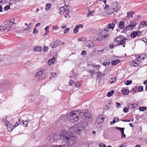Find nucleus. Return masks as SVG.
Segmentation results:
<instances>
[{"label": "nucleus", "instance_id": "a878e982", "mask_svg": "<svg viewBox=\"0 0 147 147\" xmlns=\"http://www.w3.org/2000/svg\"><path fill=\"white\" fill-rule=\"evenodd\" d=\"M51 5L50 3H47L46 5L45 10L46 11H48L50 8Z\"/></svg>", "mask_w": 147, "mask_h": 147}, {"label": "nucleus", "instance_id": "5fc2aeb1", "mask_svg": "<svg viewBox=\"0 0 147 147\" xmlns=\"http://www.w3.org/2000/svg\"><path fill=\"white\" fill-rule=\"evenodd\" d=\"M75 85L76 87H80L81 86V84L80 83L77 82L76 84H75Z\"/></svg>", "mask_w": 147, "mask_h": 147}, {"label": "nucleus", "instance_id": "de8ad7c7", "mask_svg": "<svg viewBox=\"0 0 147 147\" xmlns=\"http://www.w3.org/2000/svg\"><path fill=\"white\" fill-rule=\"evenodd\" d=\"M90 16H93V13H92V12H89V13H88V15L87 16V17L88 18Z\"/></svg>", "mask_w": 147, "mask_h": 147}, {"label": "nucleus", "instance_id": "774afa93", "mask_svg": "<svg viewBox=\"0 0 147 147\" xmlns=\"http://www.w3.org/2000/svg\"><path fill=\"white\" fill-rule=\"evenodd\" d=\"M67 26L66 25V24H65L62 25L61 26V27L62 28L64 29Z\"/></svg>", "mask_w": 147, "mask_h": 147}, {"label": "nucleus", "instance_id": "f8f14e48", "mask_svg": "<svg viewBox=\"0 0 147 147\" xmlns=\"http://www.w3.org/2000/svg\"><path fill=\"white\" fill-rule=\"evenodd\" d=\"M104 121V118L103 116L102 115H100L97 117V118L96 119V121L102 123Z\"/></svg>", "mask_w": 147, "mask_h": 147}, {"label": "nucleus", "instance_id": "6e6d98bb", "mask_svg": "<svg viewBox=\"0 0 147 147\" xmlns=\"http://www.w3.org/2000/svg\"><path fill=\"white\" fill-rule=\"evenodd\" d=\"M121 133V138H125L126 137V135L124 134V131L123 132H122Z\"/></svg>", "mask_w": 147, "mask_h": 147}, {"label": "nucleus", "instance_id": "72a5a7b5", "mask_svg": "<svg viewBox=\"0 0 147 147\" xmlns=\"http://www.w3.org/2000/svg\"><path fill=\"white\" fill-rule=\"evenodd\" d=\"M146 108L145 107H140L139 108V109L140 111H144L146 110Z\"/></svg>", "mask_w": 147, "mask_h": 147}, {"label": "nucleus", "instance_id": "412c9836", "mask_svg": "<svg viewBox=\"0 0 147 147\" xmlns=\"http://www.w3.org/2000/svg\"><path fill=\"white\" fill-rule=\"evenodd\" d=\"M65 7H62L59 8V11L60 14H63L65 11Z\"/></svg>", "mask_w": 147, "mask_h": 147}, {"label": "nucleus", "instance_id": "3c124183", "mask_svg": "<svg viewBox=\"0 0 147 147\" xmlns=\"http://www.w3.org/2000/svg\"><path fill=\"white\" fill-rule=\"evenodd\" d=\"M70 29L69 28H67L64 31V33H67L69 31Z\"/></svg>", "mask_w": 147, "mask_h": 147}, {"label": "nucleus", "instance_id": "dca6fc26", "mask_svg": "<svg viewBox=\"0 0 147 147\" xmlns=\"http://www.w3.org/2000/svg\"><path fill=\"white\" fill-rule=\"evenodd\" d=\"M44 72V70L43 69H42L41 70L37 72L35 76L36 78H38V76H41Z\"/></svg>", "mask_w": 147, "mask_h": 147}, {"label": "nucleus", "instance_id": "e433bc0d", "mask_svg": "<svg viewBox=\"0 0 147 147\" xmlns=\"http://www.w3.org/2000/svg\"><path fill=\"white\" fill-rule=\"evenodd\" d=\"M138 92H141L143 90V87L142 86H141L140 87H138Z\"/></svg>", "mask_w": 147, "mask_h": 147}, {"label": "nucleus", "instance_id": "4d7b16f0", "mask_svg": "<svg viewBox=\"0 0 147 147\" xmlns=\"http://www.w3.org/2000/svg\"><path fill=\"white\" fill-rule=\"evenodd\" d=\"M87 52L85 51H82L81 54L82 55H84L86 54Z\"/></svg>", "mask_w": 147, "mask_h": 147}, {"label": "nucleus", "instance_id": "393cba45", "mask_svg": "<svg viewBox=\"0 0 147 147\" xmlns=\"http://www.w3.org/2000/svg\"><path fill=\"white\" fill-rule=\"evenodd\" d=\"M95 125L97 127V128H99L101 127L102 125V123L96 121Z\"/></svg>", "mask_w": 147, "mask_h": 147}, {"label": "nucleus", "instance_id": "2f4dec72", "mask_svg": "<svg viewBox=\"0 0 147 147\" xmlns=\"http://www.w3.org/2000/svg\"><path fill=\"white\" fill-rule=\"evenodd\" d=\"M131 65L132 66L135 67H136L138 65V64L137 63V62L135 60H133Z\"/></svg>", "mask_w": 147, "mask_h": 147}, {"label": "nucleus", "instance_id": "0e129e2a", "mask_svg": "<svg viewBox=\"0 0 147 147\" xmlns=\"http://www.w3.org/2000/svg\"><path fill=\"white\" fill-rule=\"evenodd\" d=\"M109 35L108 34H107L106 35L102 36V38H103L104 39H105L106 38L109 37Z\"/></svg>", "mask_w": 147, "mask_h": 147}, {"label": "nucleus", "instance_id": "a211bd4d", "mask_svg": "<svg viewBox=\"0 0 147 147\" xmlns=\"http://www.w3.org/2000/svg\"><path fill=\"white\" fill-rule=\"evenodd\" d=\"M120 61V60L118 59H117L115 60H112L111 62V65H116L118 63H119Z\"/></svg>", "mask_w": 147, "mask_h": 147}, {"label": "nucleus", "instance_id": "a19ab883", "mask_svg": "<svg viewBox=\"0 0 147 147\" xmlns=\"http://www.w3.org/2000/svg\"><path fill=\"white\" fill-rule=\"evenodd\" d=\"M137 90H138V87L137 86H136L135 88L132 89V91L134 93H135Z\"/></svg>", "mask_w": 147, "mask_h": 147}, {"label": "nucleus", "instance_id": "4468645a", "mask_svg": "<svg viewBox=\"0 0 147 147\" xmlns=\"http://www.w3.org/2000/svg\"><path fill=\"white\" fill-rule=\"evenodd\" d=\"M117 22V21L116 20H115L113 21L111 24V23H109L108 24V28H111V29H113L115 27V24Z\"/></svg>", "mask_w": 147, "mask_h": 147}, {"label": "nucleus", "instance_id": "cd10ccee", "mask_svg": "<svg viewBox=\"0 0 147 147\" xmlns=\"http://www.w3.org/2000/svg\"><path fill=\"white\" fill-rule=\"evenodd\" d=\"M122 92L125 95L129 93V90L128 89H125L122 90Z\"/></svg>", "mask_w": 147, "mask_h": 147}, {"label": "nucleus", "instance_id": "423d86ee", "mask_svg": "<svg viewBox=\"0 0 147 147\" xmlns=\"http://www.w3.org/2000/svg\"><path fill=\"white\" fill-rule=\"evenodd\" d=\"M60 43V41L59 40L53 41L50 44V46L52 48H54L57 47L61 45V44Z\"/></svg>", "mask_w": 147, "mask_h": 147}, {"label": "nucleus", "instance_id": "a18cd8bd", "mask_svg": "<svg viewBox=\"0 0 147 147\" xmlns=\"http://www.w3.org/2000/svg\"><path fill=\"white\" fill-rule=\"evenodd\" d=\"M69 11H66V12L65 13V17L67 18V16H69Z\"/></svg>", "mask_w": 147, "mask_h": 147}, {"label": "nucleus", "instance_id": "ddd939ff", "mask_svg": "<svg viewBox=\"0 0 147 147\" xmlns=\"http://www.w3.org/2000/svg\"><path fill=\"white\" fill-rule=\"evenodd\" d=\"M19 121L20 122V123L21 124V123H22L24 127H26L27 126L28 123V122L27 121H24V120L19 118Z\"/></svg>", "mask_w": 147, "mask_h": 147}, {"label": "nucleus", "instance_id": "f3484780", "mask_svg": "<svg viewBox=\"0 0 147 147\" xmlns=\"http://www.w3.org/2000/svg\"><path fill=\"white\" fill-rule=\"evenodd\" d=\"M84 115L86 118H89L91 116L90 114L88 111H86L84 112Z\"/></svg>", "mask_w": 147, "mask_h": 147}, {"label": "nucleus", "instance_id": "13d9d810", "mask_svg": "<svg viewBox=\"0 0 147 147\" xmlns=\"http://www.w3.org/2000/svg\"><path fill=\"white\" fill-rule=\"evenodd\" d=\"M129 108H127L126 107L124 108L123 109V111L125 113H127L128 112Z\"/></svg>", "mask_w": 147, "mask_h": 147}, {"label": "nucleus", "instance_id": "aec40b11", "mask_svg": "<svg viewBox=\"0 0 147 147\" xmlns=\"http://www.w3.org/2000/svg\"><path fill=\"white\" fill-rule=\"evenodd\" d=\"M34 51L40 52L42 51L41 47H40L37 46L35 47L33 49Z\"/></svg>", "mask_w": 147, "mask_h": 147}, {"label": "nucleus", "instance_id": "c03bdc74", "mask_svg": "<svg viewBox=\"0 0 147 147\" xmlns=\"http://www.w3.org/2000/svg\"><path fill=\"white\" fill-rule=\"evenodd\" d=\"M44 50L43 51L44 52H47L48 49V47L46 46H44L43 47Z\"/></svg>", "mask_w": 147, "mask_h": 147}, {"label": "nucleus", "instance_id": "f704fd0d", "mask_svg": "<svg viewBox=\"0 0 147 147\" xmlns=\"http://www.w3.org/2000/svg\"><path fill=\"white\" fill-rule=\"evenodd\" d=\"M49 27L48 26H47L45 29V30L46 31L45 33L44 34V35H47L49 33Z\"/></svg>", "mask_w": 147, "mask_h": 147}, {"label": "nucleus", "instance_id": "20e7f679", "mask_svg": "<svg viewBox=\"0 0 147 147\" xmlns=\"http://www.w3.org/2000/svg\"><path fill=\"white\" fill-rule=\"evenodd\" d=\"M7 118V117L5 118L3 117L2 121L6 126H7V128L8 131H11L13 129V126L12 125L9 124V122L8 121Z\"/></svg>", "mask_w": 147, "mask_h": 147}, {"label": "nucleus", "instance_id": "58836bf2", "mask_svg": "<svg viewBox=\"0 0 147 147\" xmlns=\"http://www.w3.org/2000/svg\"><path fill=\"white\" fill-rule=\"evenodd\" d=\"M94 39L95 40H97L99 41L101 40H102V38L101 37H94Z\"/></svg>", "mask_w": 147, "mask_h": 147}, {"label": "nucleus", "instance_id": "bf43d9fd", "mask_svg": "<svg viewBox=\"0 0 147 147\" xmlns=\"http://www.w3.org/2000/svg\"><path fill=\"white\" fill-rule=\"evenodd\" d=\"M138 132H139L142 131V128L141 126H140L138 127Z\"/></svg>", "mask_w": 147, "mask_h": 147}, {"label": "nucleus", "instance_id": "9d476101", "mask_svg": "<svg viewBox=\"0 0 147 147\" xmlns=\"http://www.w3.org/2000/svg\"><path fill=\"white\" fill-rule=\"evenodd\" d=\"M85 45L86 47L92 48L94 47V45L93 42L90 40L87 41L85 43Z\"/></svg>", "mask_w": 147, "mask_h": 147}, {"label": "nucleus", "instance_id": "603ef678", "mask_svg": "<svg viewBox=\"0 0 147 147\" xmlns=\"http://www.w3.org/2000/svg\"><path fill=\"white\" fill-rule=\"evenodd\" d=\"M69 84L70 86H73L74 84V81L72 80H70L69 82Z\"/></svg>", "mask_w": 147, "mask_h": 147}, {"label": "nucleus", "instance_id": "e2e57ef3", "mask_svg": "<svg viewBox=\"0 0 147 147\" xmlns=\"http://www.w3.org/2000/svg\"><path fill=\"white\" fill-rule=\"evenodd\" d=\"M116 128L117 129L119 130H121V129H125V128L124 127L121 128V127H116Z\"/></svg>", "mask_w": 147, "mask_h": 147}, {"label": "nucleus", "instance_id": "6e6552de", "mask_svg": "<svg viewBox=\"0 0 147 147\" xmlns=\"http://www.w3.org/2000/svg\"><path fill=\"white\" fill-rule=\"evenodd\" d=\"M11 28V26H6L4 24V26L0 27V31L7 32L9 31Z\"/></svg>", "mask_w": 147, "mask_h": 147}, {"label": "nucleus", "instance_id": "4be33fe9", "mask_svg": "<svg viewBox=\"0 0 147 147\" xmlns=\"http://www.w3.org/2000/svg\"><path fill=\"white\" fill-rule=\"evenodd\" d=\"M119 118L117 117H115L114 118L113 120L111 121L110 124L111 125L114 124L115 122H117L118 121Z\"/></svg>", "mask_w": 147, "mask_h": 147}, {"label": "nucleus", "instance_id": "c756f323", "mask_svg": "<svg viewBox=\"0 0 147 147\" xmlns=\"http://www.w3.org/2000/svg\"><path fill=\"white\" fill-rule=\"evenodd\" d=\"M116 81V78L115 77H113L109 81L110 84H112Z\"/></svg>", "mask_w": 147, "mask_h": 147}, {"label": "nucleus", "instance_id": "338daca9", "mask_svg": "<svg viewBox=\"0 0 147 147\" xmlns=\"http://www.w3.org/2000/svg\"><path fill=\"white\" fill-rule=\"evenodd\" d=\"M29 29H30V28H29V27H28V25L26 26V28H25L24 29V30H29Z\"/></svg>", "mask_w": 147, "mask_h": 147}, {"label": "nucleus", "instance_id": "ea45409f", "mask_svg": "<svg viewBox=\"0 0 147 147\" xmlns=\"http://www.w3.org/2000/svg\"><path fill=\"white\" fill-rule=\"evenodd\" d=\"M10 6L9 5H7L4 7V10L5 11H6L10 8Z\"/></svg>", "mask_w": 147, "mask_h": 147}, {"label": "nucleus", "instance_id": "473e14b6", "mask_svg": "<svg viewBox=\"0 0 147 147\" xmlns=\"http://www.w3.org/2000/svg\"><path fill=\"white\" fill-rule=\"evenodd\" d=\"M110 64V61L109 60L107 61L102 63L103 65L106 66L107 65H109Z\"/></svg>", "mask_w": 147, "mask_h": 147}, {"label": "nucleus", "instance_id": "0eeeda50", "mask_svg": "<svg viewBox=\"0 0 147 147\" xmlns=\"http://www.w3.org/2000/svg\"><path fill=\"white\" fill-rule=\"evenodd\" d=\"M77 125L78 128H80L81 129V131H82L83 129L85 128L87 125V123L86 122H82L78 124H76Z\"/></svg>", "mask_w": 147, "mask_h": 147}, {"label": "nucleus", "instance_id": "f257e3e1", "mask_svg": "<svg viewBox=\"0 0 147 147\" xmlns=\"http://www.w3.org/2000/svg\"><path fill=\"white\" fill-rule=\"evenodd\" d=\"M76 138L69 136L66 130H63L60 135L52 134L49 136L47 140L50 143L56 142L58 144L52 145L51 147H69L72 146L77 140Z\"/></svg>", "mask_w": 147, "mask_h": 147}, {"label": "nucleus", "instance_id": "7c9ffc66", "mask_svg": "<svg viewBox=\"0 0 147 147\" xmlns=\"http://www.w3.org/2000/svg\"><path fill=\"white\" fill-rule=\"evenodd\" d=\"M132 83V81L131 80L125 81L124 82V84L127 85H128Z\"/></svg>", "mask_w": 147, "mask_h": 147}, {"label": "nucleus", "instance_id": "09e8293b", "mask_svg": "<svg viewBox=\"0 0 147 147\" xmlns=\"http://www.w3.org/2000/svg\"><path fill=\"white\" fill-rule=\"evenodd\" d=\"M95 67L97 70L98 71L99 70L100 68L101 67V66L99 65H95Z\"/></svg>", "mask_w": 147, "mask_h": 147}, {"label": "nucleus", "instance_id": "9b49d317", "mask_svg": "<svg viewBox=\"0 0 147 147\" xmlns=\"http://www.w3.org/2000/svg\"><path fill=\"white\" fill-rule=\"evenodd\" d=\"M127 108L131 110L134 109L138 106V105L136 104H133L128 103L127 105Z\"/></svg>", "mask_w": 147, "mask_h": 147}, {"label": "nucleus", "instance_id": "79ce46f5", "mask_svg": "<svg viewBox=\"0 0 147 147\" xmlns=\"http://www.w3.org/2000/svg\"><path fill=\"white\" fill-rule=\"evenodd\" d=\"M52 59L49 60L48 62V63L49 64V65H51V64H52L54 63L53 60Z\"/></svg>", "mask_w": 147, "mask_h": 147}, {"label": "nucleus", "instance_id": "6ab92c4d", "mask_svg": "<svg viewBox=\"0 0 147 147\" xmlns=\"http://www.w3.org/2000/svg\"><path fill=\"white\" fill-rule=\"evenodd\" d=\"M133 11H132L127 12V16L126 17L127 18H132L133 17Z\"/></svg>", "mask_w": 147, "mask_h": 147}, {"label": "nucleus", "instance_id": "37998d69", "mask_svg": "<svg viewBox=\"0 0 147 147\" xmlns=\"http://www.w3.org/2000/svg\"><path fill=\"white\" fill-rule=\"evenodd\" d=\"M63 7H65V11H68L69 8V7L68 5H65V6H64Z\"/></svg>", "mask_w": 147, "mask_h": 147}, {"label": "nucleus", "instance_id": "c9c22d12", "mask_svg": "<svg viewBox=\"0 0 147 147\" xmlns=\"http://www.w3.org/2000/svg\"><path fill=\"white\" fill-rule=\"evenodd\" d=\"M120 40V37L119 35V36L116 37L114 39V41L116 42H119Z\"/></svg>", "mask_w": 147, "mask_h": 147}, {"label": "nucleus", "instance_id": "7ed1b4c3", "mask_svg": "<svg viewBox=\"0 0 147 147\" xmlns=\"http://www.w3.org/2000/svg\"><path fill=\"white\" fill-rule=\"evenodd\" d=\"M81 129H80V128H78L77 125H74L73 127H71L69 129V134L68 132L66 131L69 136H71V137H76V138L77 140L76 142L74 144H75L76 143L78 140V138L76 137L73 134H74L76 133L78 134H80L81 132Z\"/></svg>", "mask_w": 147, "mask_h": 147}, {"label": "nucleus", "instance_id": "b1692460", "mask_svg": "<svg viewBox=\"0 0 147 147\" xmlns=\"http://www.w3.org/2000/svg\"><path fill=\"white\" fill-rule=\"evenodd\" d=\"M125 24L123 21H121L119 22V27L121 29H123L124 27Z\"/></svg>", "mask_w": 147, "mask_h": 147}, {"label": "nucleus", "instance_id": "864d4df0", "mask_svg": "<svg viewBox=\"0 0 147 147\" xmlns=\"http://www.w3.org/2000/svg\"><path fill=\"white\" fill-rule=\"evenodd\" d=\"M99 147H106V145L102 143H100L99 144Z\"/></svg>", "mask_w": 147, "mask_h": 147}, {"label": "nucleus", "instance_id": "4c0bfd02", "mask_svg": "<svg viewBox=\"0 0 147 147\" xmlns=\"http://www.w3.org/2000/svg\"><path fill=\"white\" fill-rule=\"evenodd\" d=\"M78 27L77 26L75 27V28L74 29L73 32L75 34L76 33L78 32Z\"/></svg>", "mask_w": 147, "mask_h": 147}, {"label": "nucleus", "instance_id": "f03ea898", "mask_svg": "<svg viewBox=\"0 0 147 147\" xmlns=\"http://www.w3.org/2000/svg\"><path fill=\"white\" fill-rule=\"evenodd\" d=\"M69 117L67 118L72 122L77 121L84 114L83 112H79L78 111H71Z\"/></svg>", "mask_w": 147, "mask_h": 147}, {"label": "nucleus", "instance_id": "c85d7f7f", "mask_svg": "<svg viewBox=\"0 0 147 147\" xmlns=\"http://www.w3.org/2000/svg\"><path fill=\"white\" fill-rule=\"evenodd\" d=\"M114 92V90H112L111 91L108 92L107 94V96L108 97H110L113 94Z\"/></svg>", "mask_w": 147, "mask_h": 147}, {"label": "nucleus", "instance_id": "8fccbe9b", "mask_svg": "<svg viewBox=\"0 0 147 147\" xmlns=\"http://www.w3.org/2000/svg\"><path fill=\"white\" fill-rule=\"evenodd\" d=\"M38 30L36 29L35 28H34L33 33L34 34H35L38 33Z\"/></svg>", "mask_w": 147, "mask_h": 147}, {"label": "nucleus", "instance_id": "1a4fd4ad", "mask_svg": "<svg viewBox=\"0 0 147 147\" xmlns=\"http://www.w3.org/2000/svg\"><path fill=\"white\" fill-rule=\"evenodd\" d=\"M120 40L117 44V45H123L126 42V40H127L126 38L124 36L120 35Z\"/></svg>", "mask_w": 147, "mask_h": 147}, {"label": "nucleus", "instance_id": "5701e85b", "mask_svg": "<svg viewBox=\"0 0 147 147\" xmlns=\"http://www.w3.org/2000/svg\"><path fill=\"white\" fill-rule=\"evenodd\" d=\"M138 34H139V35L140 34V33L139 32H135L132 33L131 35V37L132 38H134L135 37H136L137 35H139Z\"/></svg>", "mask_w": 147, "mask_h": 147}, {"label": "nucleus", "instance_id": "680f3d73", "mask_svg": "<svg viewBox=\"0 0 147 147\" xmlns=\"http://www.w3.org/2000/svg\"><path fill=\"white\" fill-rule=\"evenodd\" d=\"M108 28V24L107 25V26L104 28V30L108 32V29L109 28Z\"/></svg>", "mask_w": 147, "mask_h": 147}, {"label": "nucleus", "instance_id": "69168bd1", "mask_svg": "<svg viewBox=\"0 0 147 147\" xmlns=\"http://www.w3.org/2000/svg\"><path fill=\"white\" fill-rule=\"evenodd\" d=\"M115 105H117V107H118L119 106H120L121 105L120 103H119L117 102H116L115 103Z\"/></svg>", "mask_w": 147, "mask_h": 147}, {"label": "nucleus", "instance_id": "39448f33", "mask_svg": "<svg viewBox=\"0 0 147 147\" xmlns=\"http://www.w3.org/2000/svg\"><path fill=\"white\" fill-rule=\"evenodd\" d=\"M14 22V19L12 18L5 22L4 24L6 26H11L12 28V27L15 26L16 24Z\"/></svg>", "mask_w": 147, "mask_h": 147}, {"label": "nucleus", "instance_id": "bb28decb", "mask_svg": "<svg viewBox=\"0 0 147 147\" xmlns=\"http://www.w3.org/2000/svg\"><path fill=\"white\" fill-rule=\"evenodd\" d=\"M129 25V30H131L132 29L134 28L135 25L133 23V24H131Z\"/></svg>", "mask_w": 147, "mask_h": 147}, {"label": "nucleus", "instance_id": "2eb2a0df", "mask_svg": "<svg viewBox=\"0 0 147 147\" xmlns=\"http://www.w3.org/2000/svg\"><path fill=\"white\" fill-rule=\"evenodd\" d=\"M136 59H144L146 57L145 54L137 55L136 56Z\"/></svg>", "mask_w": 147, "mask_h": 147}, {"label": "nucleus", "instance_id": "49530a36", "mask_svg": "<svg viewBox=\"0 0 147 147\" xmlns=\"http://www.w3.org/2000/svg\"><path fill=\"white\" fill-rule=\"evenodd\" d=\"M34 94H33L29 96V97L30 98L32 101H33L34 100Z\"/></svg>", "mask_w": 147, "mask_h": 147}, {"label": "nucleus", "instance_id": "052dcab7", "mask_svg": "<svg viewBox=\"0 0 147 147\" xmlns=\"http://www.w3.org/2000/svg\"><path fill=\"white\" fill-rule=\"evenodd\" d=\"M19 123H20V122L19 121L18 122H16L15 124L13 126V127H16L17 126L19 125Z\"/></svg>", "mask_w": 147, "mask_h": 147}]
</instances>
